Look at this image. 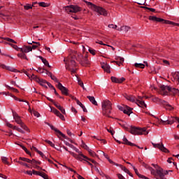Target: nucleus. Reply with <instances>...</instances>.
I'll return each mask as SVG.
<instances>
[{"label":"nucleus","instance_id":"obj_21","mask_svg":"<svg viewBox=\"0 0 179 179\" xmlns=\"http://www.w3.org/2000/svg\"><path fill=\"white\" fill-rule=\"evenodd\" d=\"M136 104H137L138 107H141V108H146L147 107L146 103H145V101L138 99L136 100Z\"/></svg>","mask_w":179,"mask_h":179},{"label":"nucleus","instance_id":"obj_27","mask_svg":"<svg viewBox=\"0 0 179 179\" xmlns=\"http://www.w3.org/2000/svg\"><path fill=\"white\" fill-rule=\"evenodd\" d=\"M39 58L41 59L43 64H44V65L45 66H48V68H51V66L50 65V63H48V61H47L46 59H44L43 57L40 56Z\"/></svg>","mask_w":179,"mask_h":179},{"label":"nucleus","instance_id":"obj_5","mask_svg":"<svg viewBox=\"0 0 179 179\" xmlns=\"http://www.w3.org/2000/svg\"><path fill=\"white\" fill-rule=\"evenodd\" d=\"M157 122L161 124V125H171L174 124V121H178V117H173L171 120H169L167 117H163V119H159V117H156Z\"/></svg>","mask_w":179,"mask_h":179},{"label":"nucleus","instance_id":"obj_53","mask_svg":"<svg viewBox=\"0 0 179 179\" xmlns=\"http://www.w3.org/2000/svg\"><path fill=\"white\" fill-rule=\"evenodd\" d=\"M8 89L9 90H13L15 93H19V90L17 89H15L9 86H8Z\"/></svg>","mask_w":179,"mask_h":179},{"label":"nucleus","instance_id":"obj_42","mask_svg":"<svg viewBox=\"0 0 179 179\" xmlns=\"http://www.w3.org/2000/svg\"><path fill=\"white\" fill-rule=\"evenodd\" d=\"M66 12L67 13H72V7H71V6H67L66 7Z\"/></svg>","mask_w":179,"mask_h":179},{"label":"nucleus","instance_id":"obj_59","mask_svg":"<svg viewBox=\"0 0 179 179\" xmlns=\"http://www.w3.org/2000/svg\"><path fill=\"white\" fill-rule=\"evenodd\" d=\"M33 115H34V117H37V118H38V117H40V113L36 110L33 111Z\"/></svg>","mask_w":179,"mask_h":179},{"label":"nucleus","instance_id":"obj_64","mask_svg":"<svg viewBox=\"0 0 179 179\" xmlns=\"http://www.w3.org/2000/svg\"><path fill=\"white\" fill-rule=\"evenodd\" d=\"M163 64H164L166 66H169V65H170V62L167 60H163Z\"/></svg>","mask_w":179,"mask_h":179},{"label":"nucleus","instance_id":"obj_56","mask_svg":"<svg viewBox=\"0 0 179 179\" xmlns=\"http://www.w3.org/2000/svg\"><path fill=\"white\" fill-rule=\"evenodd\" d=\"M17 162L19 163V164H21V166H25V167H29V164L23 162L17 161Z\"/></svg>","mask_w":179,"mask_h":179},{"label":"nucleus","instance_id":"obj_15","mask_svg":"<svg viewBox=\"0 0 179 179\" xmlns=\"http://www.w3.org/2000/svg\"><path fill=\"white\" fill-rule=\"evenodd\" d=\"M20 52H24L27 54V52H30L31 51H33V48H31V46H27L24 45L22 48H20Z\"/></svg>","mask_w":179,"mask_h":179},{"label":"nucleus","instance_id":"obj_25","mask_svg":"<svg viewBox=\"0 0 179 179\" xmlns=\"http://www.w3.org/2000/svg\"><path fill=\"white\" fill-rule=\"evenodd\" d=\"M89 155L92 157H96L97 159H99V155L97 154H96V152L94 151H93L92 149H89L87 150Z\"/></svg>","mask_w":179,"mask_h":179},{"label":"nucleus","instance_id":"obj_18","mask_svg":"<svg viewBox=\"0 0 179 179\" xmlns=\"http://www.w3.org/2000/svg\"><path fill=\"white\" fill-rule=\"evenodd\" d=\"M124 97L129 101H131V103H136V100H138L134 96L124 94Z\"/></svg>","mask_w":179,"mask_h":179},{"label":"nucleus","instance_id":"obj_2","mask_svg":"<svg viewBox=\"0 0 179 179\" xmlns=\"http://www.w3.org/2000/svg\"><path fill=\"white\" fill-rule=\"evenodd\" d=\"M101 107L103 115H105V117H108V118H111L110 115L113 110V103H111L108 99H105L101 102Z\"/></svg>","mask_w":179,"mask_h":179},{"label":"nucleus","instance_id":"obj_1","mask_svg":"<svg viewBox=\"0 0 179 179\" xmlns=\"http://www.w3.org/2000/svg\"><path fill=\"white\" fill-rule=\"evenodd\" d=\"M64 61L65 62L66 69L70 71L71 75L76 73V66L78 65L76 61H78L82 66H88V65H90V62L89 61V59H87V56L85 55L83 57L82 54L78 55L77 57L76 54H71L65 58Z\"/></svg>","mask_w":179,"mask_h":179},{"label":"nucleus","instance_id":"obj_43","mask_svg":"<svg viewBox=\"0 0 179 179\" xmlns=\"http://www.w3.org/2000/svg\"><path fill=\"white\" fill-rule=\"evenodd\" d=\"M81 146L82 148H83V149H85V150H88L90 149L89 146H87L83 141H82Z\"/></svg>","mask_w":179,"mask_h":179},{"label":"nucleus","instance_id":"obj_11","mask_svg":"<svg viewBox=\"0 0 179 179\" xmlns=\"http://www.w3.org/2000/svg\"><path fill=\"white\" fill-rule=\"evenodd\" d=\"M50 128H51V129H52V131H55V132L57 133L58 135H60L64 139H68L69 141V142H71V143H73V141L68 138V137L66 136H65V134H64L62 132H61V131H59V129L55 128V127L51 125Z\"/></svg>","mask_w":179,"mask_h":179},{"label":"nucleus","instance_id":"obj_17","mask_svg":"<svg viewBox=\"0 0 179 179\" xmlns=\"http://www.w3.org/2000/svg\"><path fill=\"white\" fill-rule=\"evenodd\" d=\"M101 68H103V71L105 72H107V73H110V72H111V71H110L111 67L110 66V64H108L107 63H103L101 64Z\"/></svg>","mask_w":179,"mask_h":179},{"label":"nucleus","instance_id":"obj_6","mask_svg":"<svg viewBox=\"0 0 179 179\" xmlns=\"http://www.w3.org/2000/svg\"><path fill=\"white\" fill-rule=\"evenodd\" d=\"M149 20H151L152 22H162L164 23V24H171L173 27H174V24H176V22H173L172 21L166 20L163 18H159L156 16H152V15L149 17Z\"/></svg>","mask_w":179,"mask_h":179},{"label":"nucleus","instance_id":"obj_22","mask_svg":"<svg viewBox=\"0 0 179 179\" xmlns=\"http://www.w3.org/2000/svg\"><path fill=\"white\" fill-rule=\"evenodd\" d=\"M80 7L78 6L71 5V11L73 13H78V12H80Z\"/></svg>","mask_w":179,"mask_h":179},{"label":"nucleus","instance_id":"obj_9","mask_svg":"<svg viewBox=\"0 0 179 179\" xmlns=\"http://www.w3.org/2000/svg\"><path fill=\"white\" fill-rule=\"evenodd\" d=\"M69 153H70L71 156L74 157V159L78 160V162H83V160H85V158H83V156H85V155H83L82 152H80V154L78 155L73 152L69 151Z\"/></svg>","mask_w":179,"mask_h":179},{"label":"nucleus","instance_id":"obj_40","mask_svg":"<svg viewBox=\"0 0 179 179\" xmlns=\"http://www.w3.org/2000/svg\"><path fill=\"white\" fill-rule=\"evenodd\" d=\"M133 169H134L136 176H138V177H139V178H141V177H143V175L140 174V173L138 171V169L136 168H135L134 166H133Z\"/></svg>","mask_w":179,"mask_h":179},{"label":"nucleus","instance_id":"obj_34","mask_svg":"<svg viewBox=\"0 0 179 179\" xmlns=\"http://www.w3.org/2000/svg\"><path fill=\"white\" fill-rule=\"evenodd\" d=\"M31 164H33L34 166H36V164H41V162L37 161L36 159H32L31 160V162H29Z\"/></svg>","mask_w":179,"mask_h":179},{"label":"nucleus","instance_id":"obj_60","mask_svg":"<svg viewBox=\"0 0 179 179\" xmlns=\"http://www.w3.org/2000/svg\"><path fill=\"white\" fill-rule=\"evenodd\" d=\"M142 8H143L144 9H148V10H150V12H155L156 10L155 8H148V7H146V6H144V7H142Z\"/></svg>","mask_w":179,"mask_h":179},{"label":"nucleus","instance_id":"obj_33","mask_svg":"<svg viewBox=\"0 0 179 179\" xmlns=\"http://www.w3.org/2000/svg\"><path fill=\"white\" fill-rule=\"evenodd\" d=\"M20 125L21 128H22V129H24V131H27V132H30V129H29V127H27V126L24 124V123L22 122Z\"/></svg>","mask_w":179,"mask_h":179},{"label":"nucleus","instance_id":"obj_14","mask_svg":"<svg viewBox=\"0 0 179 179\" xmlns=\"http://www.w3.org/2000/svg\"><path fill=\"white\" fill-rule=\"evenodd\" d=\"M13 117L16 123L20 125L23 122H22V119H20V116L15 111L13 110Z\"/></svg>","mask_w":179,"mask_h":179},{"label":"nucleus","instance_id":"obj_62","mask_svg":"<svg viewBox=\"0 0 179 179\" xmlns=\"http://www.w3.org/2000/svg\"><path fill=\"white\" fill-rule=\"evenodd\" d=\"M24 174H28V176H33V172L31 171H24Z\"/></svg>","mask_w":179,"mask_h":179},{"label":"nucleus","instance_id":"obj_41","mask_svg":"<svg viewBox=\"0 0 179 179\" xmlns=\"http://www.w3.org/2000/svg\"><path fill=\"white\" fill-rule=\"evenodd\" d=\"M10 45L14 48V50H15L16 51H20V48H19L17 47L16 45H14L13 43H10Z\"/></svg>","mask_w":179,"mask_h":179},{"label":"nucleus","instance_id":"obj_58","mask_svg":"<svg viewBox=\"0 0 179 179\" xmlns=\"http://www.w3.org/2000/svg\"><path fill=\"white\" fill-rule=\"evenodd\" d=\"M64 167H65V169H67V170H69L70 171H72L73 173H74V174H76V171L73 169H72V168L68 167L66 166H64Z\"/></svg>","mask_w":179,"mask_h":179},{"label":"nucleus","instance_id":"obj_50","mask_svg":"<svg viewBox=\"0 0 179 179\" xmlns=\"http://www.w3.org/2000/svg\"><path fill=\"white\" fill-rule=\"evenodd\" d=\"M71 148L73 149V150H75V152H76L77 153H78V155H80V153H82V152H80V151L79 150V149H78L76 147H75V146H73V145L71 147Z\"/></svg>","mask_w":179,"mask_h":179},{"label":"nucleus","instance_id":"obj_26","mask_svg":"<svg viewBox=\"0 0 179 179\" xmlns=\"http://www.w3.org/2000/svg\"><path fill=\"white\" fill-rule=\"evenodd\" d=\"M17 57L18 58H21V59H26L27 61H29V59L24 52H21V53H18Z\"/></svg>","mask_w":179,"mask_h":179},{"label":"nucleus","instance_id":"obj_57","mask_svg":"<svg viewBox=\"0 0 179 179\" xmlns=\"http://www.w3.org/2000/svg\"><path fill=\"white\" fill-rule=\"evenodd\" d=\"M32 173L34 176H41V172H38V171H34V170H32Z\"/></svg>","mask_w":179,"mask_h":179},{"label":"nucleus","instance_id":"obj_28","mask_svg":"<svg viewBox=\"0 0 179 179\" xmlns=\"http://www.w3.org/2000/svg\"><path fill=\"white\" fill-rule=\"evenodd\" d=\"M7 71H9L10 72H14L15 73H20V71L10 66H8V67L7 68Z\"/></svg>","mask_w":179,"mask_h":179},{"label":"nucleus","instance_id":"obj_10","mask_svg":"<svg viewBox=\"0 0 179 179\" xmlns=\"http://www.w3.org/2000/svg\"><path fill=\"white\" fill-rule=\"evenodd\" d=\"M31 78L33 79H36V82H38V83H39L41 86H43V87H47L46 85L47 83H48V82H47L45 80L38 78L37 76H34V74H32Z\"/></svg>","mask_w":179,"mask_h":179},{"label":"nucleus","instance_id":"obj_4","mask_svg":"<svg viewBox=\"0 0 179 179\" xmlns=\"http://www.w3.org/2000/svg\"><path fill=\"white\" fill-rule=\"evenodd\" d=\"M130 134L131 135H148L149 131L146 129L145 127L141 128V127H132L129 129Z\"/></svg>","mask_w":179,"mask_h":179},{"label":"nucleus","instance_id":"obj_54","mask_svg":"<svg viewBox=\"0 0 179 179\" xmlns=\"http://www.w3.org/2000/svg\"><path fill=\"white\" fill-rule=\"evenodd\" d=\"M8 66H6L3 64H0V68H1V69H6V71L8 70Z\"/></svg>","mask_w":179,"mask_h":179},{"label":"nucleus","instance_id":"obj_20","mask_svg":"<svg viewBox=\"0 0 179 179\" xmlns=\"http://www.w3.org/2000/svg\"><path fill=\"white\" fill-rule=\"evenodd\" d=\"M131 27L128 26H122L121 27L117 29V31H124V33L129 31Z\"/></svg>","mask_w":179,"mask_h":179},{"label":"nucleus","instance_id":"obj_36","mask_svg":"<svg viewBox=\"0 0 179 179\" xmlns=\"http://www.w3.org/2000/svg\"><path fill=\"white\" fill-rule=\"evenodd\" d=\"M19 159L20 160H22V162H25L26 163L31 162V159H29V158L20 157Z\"/></svg>","mask_w":179,"mask_h":179},{"label":"nucleus","instance_id":"obj_19","mask_svg":"<svg viewBox=\"0 0 179 179\" xmlns=\"http://www.w3.org/2000/svg\"><path fill=\"white\" fill-rule=\"evenodd\" d=\"M111 80L113 83H122V82L125 80V78H117L115 77H111Z\"/></svg>","mask_w":179,"mask_h":179},{"label":"nucleus","instance_id":"obj_37","mask_svg":"<svg viewBox=\"0 0 179 179\" xmlns=\"http://www.w3.org/2000/svg\"><path fill=\"white\" fill-rule=\"evenodd\" d=\"M165 108H166V110H169V111H171V110H174V108L169 103L166 104Z\"/></svg>","mask_w":179,"mask_h":179},{"label":"nucleus","instance_id":"obj_24","mask_svg":"<svg viewBox=\"0 0 179 179\" xmlns=\"http://www.w3.org/2000/svg\"><path fill=\"white\" fill-rule=\"evenodd\" d=\"M87 98L90 100L92 104H93L94 106H98L97 101H96L94 96H87Z\"/></svg>","mask_w":179,"mask_h":179},{"label":"nucleus","instance_id":"obj_38","mask_svg":"<svg viewBox=\"0 0 179 179\" xmlns=\"http://www.w3.org/2000/svg\"><path fill=\"white\" fill-rule=\"evenodd\" d=\"M13 129H15V131H17L18 132H20V134H24V131L22 130V129L16 126H13Z\"/></svg>","mask_w":179,"mask_h":179},{"label":"nucleus","instance_id":"obj_47","mask_svg":"<svg viewBox=\"0 0 179 179\" xmlns=\"http://www.w3.org/2000/svg\"><path fill=\"white\" fill-rule=\"evenodd\" d=\"M77 80H78V84L79 85V86H80L81 87H83V81L81 80L80 79H79V78L77 77Z\"/></svg>","mask_w":179,"mask_h":179},{"label":"nucleus","instance_id":"obj_46","mask_svg":"<svg viewBox=\"0 0 179 179\" xmlns=\"http://www.w3.org/2000/svg\"><path fill=\"white\" fill-rule=\"evenodd\" d=\"M44 71L45 72V69L38 67V69L36 70V72H38V73H44Z\"/></svg>","mask_w":179,"mask_h":179},{"label":"nucleus","instance_id":"obj_51","mask_svg":"<svg viewBox=\"0 0 179 179\" xmlns=\"http://www.w3.org/2000/svg\"><path fill=\"white\" fill-rule=\"evenodd\" d=\"M152 101H154V103H159V101H160V99L155 96L152 99Z\"/></svg>","mask_w":179,"mask_h":179},{"label":"nucleus","instance_id":"obj_55","mask_svg":"<svg viewBox=\"0 0 179 179\" xmlns=\"http://www.w3.org/2000/svg\"><path fill=\"white\" fill-rule=\"evenodd\" d=\"M88 51H89V52H90V54H92V55H96V50H93V49H92V48H90V49L88 50Z\"/></svg>","mask_w":179,"mask_h":179},{"label":"nucleus","instance_id":"obj_49","mask_svg":"<svg viewBox=\"0 0 179 179\" xmlns=\"http://www.w3.org/2000/svg\"><path fill=\"white\" fill-rule=\"evenodd\" d=\"M108 27H109V29H114L115 30L117 29V26L115 25L114 24H110Z\"/></svg>","mask_w":179,"mask_h":179},{"label":"nucleus","instance_id":"obj_23","mask_svg":"<svg viewBox=\"0 0 179 179\" xmlns=\"http://www.w3.org/2000/svg\"><path fill=\"white\" fill-rule=\"evenodd\" d=\"M123 143L124 145H128L129 146H136L134 143H132L130 141H129L127 137L125 136L123 137V143Z\"/></svg>","mask_w":179,"mask_h":179},{"label":"nucleus","instance_id":"obj_16","mask_svg":"<svg viewBox=\"0 0 179 179\" xmlns=\"http://www.w3.org/2000/svg\"><path fill=\"white\" fill-rule=\"evenodd\" d=\"M45 73L50 76V78L52 79V80H54V82H56V83H59V80L57 77L54 75H52V73L48 71V70H45Z\"/></svg>","mask_w":179,"mask_h":179},{"label":"nucleus","instance_id":"obj_52","mask_svg":"<svg viewBox=\"0 0 179 179\" xmlns=\"http://www.w3.org/2000/svg\"><path fill=\"white\" fill-rule=\"evenodd\" d=\"M83 159H84V162H86L87 163V162H92V159L87 157V156L85 155L83 156Z\"/></svg>","mask_w":179,"mask_h":179},{"label":"nucleus","instance_id":"obj_48","mask_svg":"<svg viewBox=\"0 0 179 179\" xmlns=\"http://www.w3.org/2000/svg\"><path fill=\"white\" fill-rule=\"evenodd\" d=\"M22 149H23V150H24V152H26L27 155H30V156H31V153L30 152H29V150H27V148L24 146H22Z\"/></svg>","mask_w":179,"mask_h":179},{"label":"nucleus","instance_id":"obj_7","mask_svg":"<svg viewBox=\"0 0 179 179\" xmlns=\"http://www.w3.org/2000/svg\"><path fill=\"white\" fill-rule=\"evenodd\" d=\"M94 12H96L98 13L99 16L102 15V16H107L108 13H107V10L106 9L103 8L102 7L100 6H96L94 8Z\"/></svg>","mask_w":179,"mask_h":179},{"label":"nucleus","instance_id":"obj_35","mask_svg":"<svg viewBox=\"0 0 179 179\" xmlns=\"http://www.w3.org/2000/svg\"><path fill=\"white\" fill-rule=\"evenodd\" d=\"M3 38V40H6V41H8L9 43H13V44H17V42L10 38Z\"/></svg>","mask_w":179,"mask_h":179},{"label":"nucleus","instance_id":"obj_39","mask_svg":"<svg viewBox=\"0 0 179 179\" xmlns=\"http://www.w3.org/2000/svg\"><path fill=\"white\" fill-rule=\"evenodd\" d=\"M24 8L25 9V10H29V9H33V5L27 4V5L24 6Z\"/></svg>","mask_w":179,"mask_h":179},{"label":"nucleus","instance_id":"obj_31","mask_svg":"<svg viewBox=\"0 0 179 179\" xmlns=\"http://www.w3.org/2000/svg\"><path fill=\"white\" fill-rule=\"evenodd\" d=\"M1 160L4 164H7V166H10V164L9 163V162H8V157H2Z\"/></svg>","mask_w":179,"mask_h":179},{"label":"nucleus","instance_id":"obj_13","mask_svg":"<svg viewBox=\"0 0 179 179\" xmlns=\"http://www.w3.org/2000/svg\"><path fill=\"white\" fill-rule=\"evenodd\" d=\"M51 108L52 113H54L55 115H57V117H59V118L62 120V121H65V117H64L63 115L61 114V113L58 110H57L55 108Z\"/></svg>","mask_w":179,"mask_h":179},{"label":"nucleus","instance_id":"obj_63","mask_svg":"<svg viewBox=\"0 0 179 179\" xmlns=\"http://www.w3.org/2000/svg\"><path fill=\"white\" fill-rule=\"evenodd\" d=\"M117 176L119 179H125V177H124V176H122L121 173H117Z\"/></svg>","mask_w":179,"mask_h":179},{"label":"nucleus","instance_id":"obj_45","mask_svg":"<svg viewBox=\"0 0 179 179\" xmlns=\"http://www.w3.org/2000/svg\"><path fill=\"white\" fill-rule=\"evenodd\" d=\"M46 143H48V145H50V146H51L52 148H55V143H52L51 142V141L50 140H45Z\"/></svg>","mask_w":179,"mask_h":179},{"label":"nucleus","instance_id":"obj_29","mask_svg":"<svg viewBox=\"0 0 179 179\" xmlns=\"http://www.w3.org/2000/svg\"><path fill=\"white\" fill-rule=\"evenodd\" d=\"M123 113H124V114H127V115H131V113H132V108H131L127 106V109H124V110H123Z\"/></svg>","mask_w":179,"mask_h":179},{"label":"nucleus","instance_id":"obj_8","mask_svg":"<svg viewBox=\"0 0 179 179\" xmlns=\"http://www.w3.org/2000/svg\"><path fill=\"white\" fill-rule=\"evenodd\" d=\"M152 145L154 146V148H156L157 149H159L161 150V152H164V153H169V150L166 147H164V145L163 143H152Z\"/></svg>","mask_w":179,"mask_h":179},{"label":"nucleus","instance_id":"obj_44","mask_svg":"<svg viewBox=\"0 0 179 179\" xmlns=\"http://www.w3.org/2000/svg\"><path fill=\"white\" fill-rule=\"evenodd\" d=\"M120 169H121V170L124 171V173H127V174H128V173H129V170H128V169H127V167H125L124 166H120Z\"/></svg>","mask_w":179,"mask_h":179},{"label":"nucleus","instance_id":"obj_61","mask_svg":"<svg viewBox=\"0 0 179 179\" xmlns=\"http://www.w3.org/2000/svg\"><path fill=\"white\" fill-rule=\"evenodd\" d=\"M38 176H40L41 177H42L44 179H47V177L48 176L45 173H41V175H38Z\"/></svg>","mask_w":179,"mask_h":179},{"label":"nucleus","instance_id":"obj_12","mask_svg":"<svg viewBox=\"0 0 179 179\" xmlns=\"http://www.w3.org/2000/svg\"><path fill=\"white\" fill-rule=\"evenodd\" d=\"M57 88L59 90L62 92V94H64V96L69 95V93H68V89L64 87V85H62L61 83H59V84H57Z\"/></svg>","mask_w":179,"mask_h":179},{"label":"nucleus","instance_id":"obj_3","mask_svg":"<svg viewBox=\"0 0 179 179\" xmlns=\"http://www.w3.org/2000/svg\"><path fill=\"white\" fill-rule=\"evenodd\" d=\"M160 94L162 96H169V94H176L179 96V90L176 88H171L170 86L161 85L160 87Z\"/></svg>","mask_w":179,"mask_h":179},{"label":"nucleus","instance_id":"obj_30","mask_svg":"<svg viewBox=\"0 0 179 179\" xmlns=\"http://www.w3.org/2000/svg\"><path fill=\"white\" fill-rule=\"evenodd\" d=\"M85 3H87V6H90L92 10H94V8H96L97 6L90 1H85Z\"/></svg>","mask_w":179,"mask_h":179},{"label":"nucleus","instance_id":"obj_32","mask_svg":"<svg viewBox=\"0 0 179 179\" xmlns=\"http://www.w3.org/2000/svg\"><path fill=\"white\" fill-rule=\"evenodd\" d=\"M134 66L136 68H141V69H143L145 68V64L142 63H135Z\"/></svg>","mask_w":179,"mask_h":179}]
</instances>
